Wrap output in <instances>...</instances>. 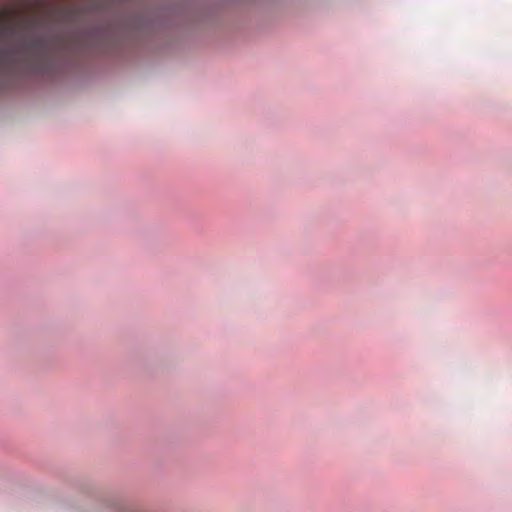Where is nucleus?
I'll return each mask as SVG.
<instances>
[{
	"label": "nucleus",
	"instance_id": "nucleus-1",
	"mask_svg": "<svg viewBox=\"0 0 512 512\" xmlns=\"http://www.w3.org/2000/svg\"><path fill=\"white\" fill-rule=\"evenodd\" d=\"M104 4L93 7L70 5L55 11V21L68 28L53 30L32 20L0 29V73L14 70L42 71L57 58L94 46L106 31L83 25L88 12L100 11Z\"/></svg>",
	"mask_w": 512,
	"mask_h": 512
}]
</instances>
